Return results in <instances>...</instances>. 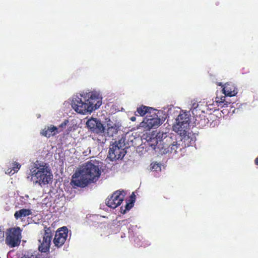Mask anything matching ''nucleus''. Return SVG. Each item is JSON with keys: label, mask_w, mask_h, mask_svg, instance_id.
<instances>
[{"label": "nucleus", "mask_w": 258, "mask_h": 258, "mask_svg": "<svg viewBox=\"0 0 258 258\" xmlns=\"http://www.w3.org/2000/svg\"><path fill=\"white\" fill-rule=\"evenodd\" d=\"M31 180L35 184H47L51 180L52 174L46 163L39 164L36 161L30 169Z\"/></svg>", "instance_id": "7ed1b4c3"}, {"label": "nucleus", "mask_w": 258, "mask_h": 258, "mask_svg": "<svg viewBox=\"0 0 258 258\" xmlns=\"http://www.w3.org/2000/svg\"><path fill=\"white\" fill-rule=\"evenodd\" d=\"M68 236V229L67 227H62L57 230L55 232L53 243L54 245L59 248L65 243Z\"/></svg>", "instance_id": "9d476101"}, {"label": "nucleus", "mask_w": 258, "mask_h": 258, "mask_svg": "<svg viewBox=\"0 0 258 258\" xmlns=\"http://www.w3.org/2000/svg\"><path fill=\"white\" fill-rule=\"evenodd\" d=\"M189 124V115L186 112L182 111L176 119V123L173 126V130L182 137L184 142L189 139L188 129Z\"/></svg>", "instance_id": "20e7f679"}, {"label": "nucleus", "mask_w": 258, "mask_h": 258, "mask_svg": "<svg viewBox=\"0 0 258 258\" xmlns=\"http://www.w3.org/2000/svg\"><path fill=\"white\" fill-rule=\"evenodd\" d=\"M5 238V232L2 230H0V241L4 240Z\"/></svg>", "instance_id": "5701e85b"}, {"label": "nucleus", "mask_w": 258, "mask_h": 258, "mask_svg": "<svg viewBox=\"0 0 258 258\" xmlns=\"http://www.w3.org/2000/svg\"><path fill=\"white\" fill-rule=\"evenodd\" d=\"M69 131H71V129H69L68 130Z\"/></svg>", "instance_id": "bb28decb"}, {"label": "nucleus", "mask_w": 258, "mask_h": 258, "mask_svg": "<svg viewBox=\"0 0 258 258\" xmlns=\"http://www.w3.org/2000/svg\"><path fill=\"white\" fill-rule=\"evenodd\" d=\"M32 214V211L30 209H22L16 211L14 217L16 219H22Z\"/></svg>", "instance_id": "2eb2a0df"}, {"label": "nucleus", "mask_w": 258, "mask_h": 258, "mask_svg": "<svg viewBox=\"0 0 258 258\" xmlns=\"http://www.w3.org/2000/svg\"><path fill=\"white\" fill-rule=\"evenodd\" d=\"M124 198L123 192L116 190L106 200V205L109 208L115 209L122 203Z\"/></svg>", "instance_id": "1a4fd4ad"}, {"label": "nucleus", "mask_w": 258, "mask_h": 258, "mask_svg": "<svg viewBox=\"0 0 258 258\" xmlns=\"http://www.w3.org/2000/svg\"><path fill=\"white\" fill-rule=\"evenodd\" d=\"M101 175L98 166L91 161L83 164L72 176V183L76 186L84 187L97 181Z\"/></svg>", "instance_id": "f03ea898"}, {"label": "nucleus", "mask_w": 258, "mask_h": 258, "mask_svg": "<svg viewBox=\"0 0 258 258\" xmlns=\"http://www.w3.org/2000/svg\"><path fill=\"white\" fill-rule=\"evenodd\" d=\"M215 103L218 107H228L230 102L225 101V96H222L221 97H216L215 98Z\"/></svg>", "instance_id": "dca6fc26"}, {"label": "nucleus", "mask_w": 258, "mask_h": 258, "mask_svg": "<svg viewBox=\"0 0 258 258\" xmlns=\"http://www.w3.org/2000/svg\"><path fill=\"white\" fill-rule=\"evenodd\" d=\"M130 119L132 121H135L136 120V117L135 116H132L130 118Z\"/></svg>", "instance_id": "a878e982"}, {"label": "nucleus", "mask_w": 258, "mask_h": 258, "mask_svg": "<svg viewBox=\"0 0 258 258\" xmlns=\"http://www.w3.org/2000/svg\"><path fill=\"white\" fill-rule=\"evenodd\" d=\"M87 127L93 132L97 134L103 133L104 127L100 120L97 118H91L86 122Z\"/></svg>", "instance_id": "9b49d317"}, {"label": "nucleus", "mask_w": 258, "mask_h": 258, "mask_svg": "<svg viewBox=\"0 0 258 258\" xmlns=\"http://www.w3.org/2000/svg\"><path fill=\"white\" fill-rule=\"evenodd\" d=\"M151 168H152V170L154 171H158L160 170L161 169V167L160 165L156 163H152L151 164Z\"/></svg>", "instance_id": "aec40b11"}, {"label": "nucleus", "mask_w": 258, "mask_h": 258, "mask_svg": "<svg viewBox=\"0 0 258 258\" xmlns=\"http://www.w3.org/2000/svg\"><path fill=\"white\" fill-rule=\"evenodd\" d=\"M222 91L225 96L230 97L234 96L237 93V89L235 85L232 83H226L223 88Z\"/></svg>", "instance_id": "ddd939ff"}, {"label": "nucleus", "mask_w": 258, "mask_h": 258, "mask_svg": "<svg viewBox=\"0 0 258 258\" xmlns=\"http://www.w3.org/2000/svg\"><path fill=\"white\" fill-rule=\"evenodd\" d=\"M69 123V120L67 119L64 120V121L62 122L59 126V128H65L67 124Z\"/></svg>", "instance_id": "4be33fe9"}, {"label": "nucleus", "mask_w": 258, "mask_h": 258, "mask_svg": "<svg viewBox=\"0 0 258 258\" xmlns=\"http://www.w3.org/2000/svg\"><path fill=\"white\" fill-rule=\"evenodd\" d=\"M178 149L179 150H181V149L179 144H178L177 142H173V143L170 145L167 148V150L166 152H170L171 153L175 154L177 152Z\"/></svg>", "instance_id": "a211bd4d"}, {"label": "nucleus", "mask_w": 258, "mask_h": 258, "mask_svg": "<svg viewBox=\"0 0 258 258\" xmlns=\"http://www.w3.org/2000/svg\"><path fill=\"white\" fill-rule=\"evenodd\" d=\"M58 128L53 125H51L50 126H47L45 127V128L42 130V132H41V134L43 136L49 138L51 136L56 135L57 133H58L61 131H58Z\"/></svg>", "instance_id": "4468645a"}, {"label": "nucleus", "mask_w": 258, "mask_h": 258, "mask_svg": "<svg viewBox=\"0 0 258 258\" xmlns=\"http://www.w3.org/2000/svg\"><path fill=\"white\" fill-rule=\"evenodd\" d=\"M214 116V115L212 114H209L208 117L204 115H200L198 116H197L195 119V123L197 125H198L199 127H204L206 125H209V124H210L209 125L211 126L212 123L209 122V118L211 119L212 117Z\"/></svg>", "instance_id": "f8f14e48"}, {"label": "nucleus", "mask_w": 258, "mask_h": 258, "mask_svg": "<svg viewBox=\"0 0 258 258\" xmlns=\"http://www.w3.org/2000/svg\"><path fill=\"white\" fill-rule=\"evenodd\" d=\"M125 149V144L121 140L115 142L110 145L107 157L112 161L122 159L126 153Z\"/></svg>", "instance_id": "423d86ee"}, {"label": "nucleus", "mask_w": 258, "mask_h": 258, "mask_svg": "<svg viewBox=\"0 0 258 258\" xmlns=\"http://www.w3.org/2000/svg\"><path fill=\"white\" fill-rule=\"evenodd\" d=\"M254 164L258 166V157L254 159Z\"/></svg>", "instance_id": "393cba45"}, {"label": "nucleus", "mask_w": 258, "mask_h": 258, "mask_svg": "<svg viewBox=\"0 0 258 258\" xmlns=\"http://www.w3.org/2000/svg\"><path fill=\"white\" fill-rule=\"evenodd\" d=\"M152 107H148L144 105H141L138 107L136 112L141 116H144L146 113H151V110H153Z\"/></svg>", "instance_id": "f3484780"}, {"label": "nucleus", "mask_w": 258, "mask_h": 258, "mask_svg": "<svg viewBox=\"0 0 258 258\" xmlns=\"http://www.w3.org/2000/svg\"><path fill=\"white\" fill-rule=\"evenodd\" d=\"M53 235L51 227L47 226L44 227L42 239L39 240L40 244L38 246V249L40 251L42 252L49 251Z\"/></svg>", "instance_id": "0eeeda50"}, {"label": "nucleus", "mask_w": 258, "mask_h": 258, "mask_svg": "<svg viewBox=\"0 0 258 258\" xmlns=\"http://www.w3.org/2000/svg\"><path fill=\"white\" fill-rule=\"evenodd\" d=\"M21 167V165L17 163V162H14L13 164V170H14V172L13 173V174H14L15 172H17L18 171V170L20 169V168Z\"/></svg>", "instance_id": "412c9836"}, {"label": "nucleus", "mask_w": 258, "mask_h": 258, "mask_svg": "<svg viewBox=\"0 0 258 258\" xmlns=\"http://www.w3.org/2000/svg\"><path fill=\"white\" fill-rule=\"evenodd\" d=\"M22 258H37V256L34 255H31L30 256H27V257H23Z\"/></svg>", "instance_id": "b1692460"}, {"label": "nucleus", "mask_w": 258, "mask_h": 258, "mask_svg": "<svg viewBox=\"0 0 258 258\" xmlns=\"http://www.w3.org/2000/svg\"><path fill=\"white\" fill-rule=\"evenodd\" d=\"M102 99L100 93L96 91L83 93L73 98L71 105L77 112L85 114L98 109L102 104Z\"/></svg>", "instance_id": "f257e3e1"}, {"label": "nucleus", "mask_w": 258, "mask_h": 258, "mask_svg": "<svg viewBox=\"0 0 258 258\" xmlns=\"http://www.w3.org/2000/svg\"><path fill=\"white\" fill-rule=\"evenodd\" d=\"M163 123V120L154 113L153 115H147L141 123V126L146 131H149L152 128H157Z\"/></svg>", "instance_id": "6e6552de"}, {"label": "nucleus", "mask_w": 258, "mask_h": 258, "mask_svg": "<svg viewBox=\"0 0 258 258\" xmlns=\"http://www.w3.org/2000/svg\"><path fill=\"white\" fill-rule=\"evenodd\" d=\"M133 202L126 203L124 209H123L122 207H121V208H120L121 212L123 214L125 213L126 211L130 210L133 207Z\"/></svg>", "instance_id": "6ab92c4d"}, {"label": "nucleus", "mask_w": 258, "mask_h": 258, "mask_svg": "<svg viewBox=\"0 0 258 258\" xmlns=\"http://www.w3.org/2000/svg\"><path fill=\"white\" fill-rule=\"evenodd\" d=\"M22 230L19 227L10 228L6 231V244L10 248L19 246L22 238Z\"/></svg>", "instance_id": "39448f33"}]
</instances>
